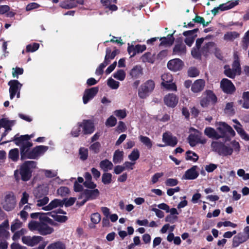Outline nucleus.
<instances>
[{
  "mask_svg": "<svg viewBox=\"0 0 249 249\" xmlns=\"http://www.w3.org/2000/svg\"><path fill=\"white\" fill-rule=\"evenodd\" d=\"M36 162L34 161H25L20 168V171L16 170L14 172V176L17 181L20 179L19 175L22 180H29L32 176V172L33 169L36 167Z\"/></svg>",
  "mask_w": 249,
  "mask_h": 249,
  "instance_id": "1",
  "label": "nucleus"
},
{
  "mask_svg": "<svg viewBox=\"0 0 249 249\" xmlns=\"http://www.w3.org/2000/svg\"><path fill=\"white\" fill-rule=\"evenodd\" d=\"M28 228L31 231H36L41 235L50 234L53 231V228L44 222L31 221L28 224Z\"/></svg>",
  "mask_w": 249,
  "mask_h": 249,
  "instance_id": "2",
  "label": "nucleus"
},
{
  "mask_svg": "<svg viewBox=\"0 0 249 249\" xmlns=\"http://www.w3.org/2000/svg\"><path fill=\"white\" fill-rule=\"evenodd\" d=\"M155 88V83L152 79H149L143 83L138 91V95L142 99H146L153 92Z\"/></svg>",
  "mask_w": 249,
  "mask_h": 249,
  "instance_id": "3",
  "label": "nucleus"
},
{
  "mask_svg": "<svg viewBox=\"0 0 249 249\" xmlns=\"http://www.w3.org/2000/svg\"><path fill=\"white\" fill-rule=\"evenodd\" d=\"M219 139L225 138L226 141H229L231 138L235 135V132L232 127L225 122H220L217 127Z\"/></svg>",
  "mask_w": 249,
  "mask_h": 249,
  "instance_id": "4",
  "label": "nucleus"
},
{
  "mask_svg": "<svg viewBox=\"0 0 249 249\" xmlns=\"http://www.w3.org/2000/svg\"><path fill=\"white\" fill-rule=\"evenodd\" d=\"M203 97L200 101V104L203 107H207L210 103L214 105L217 102V98L213 91L208 89L203 93Z\"/></svg>",
  "mask_w": 249,
  "mask_h": 249,
  "instance_id": "5",
  "label": "nucleus"
},
{
  "mask_svg": "<svg viewBox=\"0 0 249 249\" xmlns=\"http://www.w3.org/2000/svg\"><path fill=\"white\" fill-rule=\"evenodd\" d=\"M16 204V197L11 192L6 194L1 201V205L3 209L6 211H11L13 210Z\"/></svg>",
  "mask_w": 249,
  "mask_h": 249,
  "instance_id": "6",
  "label": "nucleus"
},
{
  "mask_svg": "<svg viewBox=\"0 0 249 249\" xmlns=\"http://www.w3.org/2000/svg\"><path fill=\"white\" fill-rule=\"evenodd\" d=\"M188 139L191 146H195L198 143L204 144L207 142V139L203 136L202 133L196 129H194V132L189 135Z\"/></svg>",
  "mask_w": 249,
  "mask_h": 249,
  "instance_id": "7",
  "label": "nucleus"
},
{
  "mask_svg": "<svg viewBox=\"0 0 249 249\" xmlns=\"http://www.w3.org/2000/svg\"><path fill=\"white\" fill-rule=\"evenodd\" d=\"M211 146L213 150L219 155H231L233 152V149L230 146H226L222 142H213L211 144Z\"/></svg>",
  "mask_w": 249,
  "mask_h": 249,
  "instance_id": "8",
  "label": "nucleus"
},
{
  "mask_svg": "<svg viewBox=\"0 0 249 249\" xmlns=\"http://www.w3.org/2000/svg\"><path fill=\"white\" fill-rule=\"evenodd\" d=\"M162 82L161 85L165 89L169 90L177 91V87L175 83L173 82V77L171 74L165 73L163 74L161 76Z\"/></svg>",
  "mask_w": 249,
  "mask_h": 249,
  "instance_id": "9",
  "label": "nucleus"
},
{
  "mask_svg": "<svg viewBox=\"0 0 249 249\" xmlns=\"http://www.w3.org/2000/svg\"><path fill=\"white\" fill-rule=\"evenodd\" d=\"M99 195V191L97 189L93 190L86 189L81 194L78 199H82L81 205H84L87 201L97 198Z\"/></svg>",
  "mask_w": 249,
  "mask_h": 249,
  "instance_id": "10",
  "label": "nucleus"
},
{
  "mask_svg": "<svg viewBox=\"0 0 249 249\" xmlns=\"http://www.w3.org/2000/svg\"><path fill=\"white\" fill-rule=\"evenodd\" d=\"M79 126L82 127V134L83 135H90L95 130L94 121L90 119H84L80 122Z\"/></svg>",
  "mask_w": 249,
  "mask_h": 249,
  "instance_id": "11",
  "label": "nucleus"
},
{
  "mask_svg": "<svg viewBox=\"0 0 249 249\" xmlns=\"http://www.w3.org/2000/svg\"><path fill=\"white\" fill-rule=\"evenodd\" d=\"M220 88L225 93L227 94H232L236 90L234 84L231 80L227 78H223L221 80Z\"/></svg>",
  "mask_w": 249,
  "mask_h": 249,
  "instance_id": "12",
  "label": "nucleus"
},
{
  "mask_svg": "<svg viewBox=\"0 0 249 249\" xmlns=\"http://www.w3.org/2000/svg\"><path fill=\"white\" fill-rule=\"evenodd\" d=\"M9 86V93L10 99H13L16 93L20 90L22 85L17 80H11L8 83Z\"/></svg>",
  "mask_w": 249,
  "mask_h": 249,
  "instance_id": "13",
  "label": "nucleus"
},
{
  "mask_svg": "<svg viewBox=\"0 0 249 249\" xmlns=\"http://www.w3.org/2000/svg\"><path fill=\"white\" fill-rule=\"evenodd\" d=\"M99 90L98 87L87 89L85 90L83 96V101L84 104H87L97 94Z\"/></svg>",
  "mask_w": 249,
  "mask_h": 249,
  "instance_id": "14",
  "label": "nucleus"
},
{
  "mask_svg": "<svg viewBox=\"0 0 249 249\" xmlns=\"http://www.w3.org/2000/svg\"><path fill=\"white\" fill-rule=\"evenodd\" d=\"M177 44L173 49V54L181 55L185 54L186 53V47L183 43L181 38H178L176 39Z\"/></svg>",
  "mask_w": 249,
  "mask_h": 249,
  "instance_id": "15",
  "label": "nucleus"
},
{
  "mask_svg": "<svg viewBox=\"0 0 249 249\" xmlns=\"http://www.w3.org/2000/svg\"><path fill=\"white\" fill-rule=\"evenodd\" d=\"M184 66L183 61L179 58H175L170 60L167 63L168 68L174 71L181 70Z\"/></svg>",
  "mask_w": 249,
  "mask_h": 249,
  "instance_id": "16",
  "label": "nucleus"
},
{
  "mask_svg": "<svg viewBox=\"0 0 249 249\" xmlns=\"http://www.w3.org/2000/svg\"><path fill=\"white\" fill-rule=\"evenodd\" d=\"M43 238L40 236H23L22 237V241L24 244L29 246L33 247L38 244Z\"/></svg>",
  "mask_w": 249,
  "mask_h": 249,
  "instance_id": "17",
  "label": "nucleus"
},
{
  "mask_svg": "<svg viewBox=\"0 0 249 249\" xmlns=\"http://www.w3.org/2000/svg\"><path fill=\"white\" fill-rule=\"evenodd\" d=\"M40 191H43L42 187H38L34 192L36 198L37 199L36 205L38 207L44 206L47 204L49 201L48 197L46 196L43 197L39 194V193Z\"/></svg>",
  "mask_w": 249,
  "mask_h": 249,
  "instance_id": "18",
  "label": "nucleus"
},
{
  "mask_svg": "<svg viewBox=\"0 0 249 249\" xmlns=\"http://www.w3.org/2000/svg\"><path fill=\"white\" fill-rule=\"evenodd\" d=\"M162 141L166 145L174 147L178 143L177 138L169 132H165L162 135Z\"/></svg>",
  "mask_w": 249,
  "mask_h": 249,
  "instance_id": "19",
  "label": "nucleus"
},
{
  "mask_svg": "<svg viewBox=\"0 0 249 249\" xmlns=\"http://www.w3.org/2000/svg\"><path fill=\"white\" fill-rule=\"evenodd\" d=\"M178 98L174 93H169L165 96L164 102L165 104L170 107H174L178 104Z\"/></svg>",
  "mask_w": 249,
  "mask_h": 249,
  "instance_id": "20",
  "label": "nucleus"
},
{
  "mask_svg": "<svg viewBox=\"0 0 249 249\" xmlns=\"http://www.w3.org/2000/svg\"><path fill=\"white\" fill-rule=\"evenodd\" d=\"M197 169V166H193L190 169L185 171L182 176V178L187 180H193L196 178L199 175V173L196 170Z\"/></svg>",
  "mask_w": 249,
  "mask_h": 249,
  "instance_id": "21",
  "label": "nucleus"
},
{
  "mask_svg": "<svg viewBox=\"0 0 249 249\" xmlns=\"http://www.w3.org/2000/svg\"><path fill=\"white\" fill-rule=\"evenodd\" d=\"M49 147L48 146H36L33 148L28 156H40L43 155L49 149Z\"/></svg>",
  "mask_w": 249,
  "mask_h": 249,
  "instance_id": "22",
  "label": "nucleus"
},
{
  "mask_svg": "<svg viewBox=\"0 0 249 249\" xmlns=\"http://www.w3.org/2000/svg\"><path fill=\"white\" fill-rule=\"evenodd\" d=\"M143 73V69L140 65L134 66L129 72L130 76L134 79L140 78Z\"/></svg>",
  "mask_w": 249,
  "mask_h": 249,
  "instance_id": "23",
  "label": "nucleus"
},
{
  "mask_svg": "<svg viewBox=\"0 0 249 249\" xmlns=\"http://www.w3.org/2000/svg\"><path fill=\"white\" fill-rule=\"evenodd\" d=\"M64 205V201L59 199H54L48 205L43 207L42 210L44 211H50L58 207H62Z\"/></svg>",
  "mask_w": 249,
  "mask_h": 249,
  "instance_id": "24",
  "label": "nucleus"
},
{
  "mask_svg": "<svg viewBox=\"0 0 249 249\" xmlns=\"http://www.w3.org/2000/svg\"><path fill=\"white\" fill-rule=\"evenodd\" d=\"M205 85V82L203 79L196 80L191 86V90L194 93L202 91Z\"/></svg>",
  "mask_w": 249,
  "mask_h": 249,
  "instance_id": "25",
  "label": "nucleus"
},
{
  "mask_svg": "<svg viewBox=\"0 0 249 249\" xmlns=\"http://www.w3.org/2000/svg\"><path fill=\"white\" fill-rule=\"evenodd\" d=\"M119 53V51L117 49H115L112 52L110 48H107L104 61L106 63H107V64H109L110 63V60L113 59L116 55Z\"/></svg>",
  "mask_w": 249,
  "mask_h": 249,
  "instance_id": "26",
  "label": "nucleus"
},
{
  "mask_svg": "<svg viewBox=\"0 0 249 249\" xmlns=\"http://www.w3.org/2000/svg\"><path fill=\"white\" fill-rule=\"evenodd\" d=\"M247 241L246 238L244 236V233L240 232L234 236L232 239V246L237 247L241 244Z\"/></svg>",
  "mask_w": 249,
  "mask_h": 249,
  "instance_id": "27",
  "label": "nucleus"
},
{
  "mask_svg": "<svg viewBox=\"0 0 249 249\" xmlns=\"http://www.w3.org/2000/svg\"><path fill=\"white\" fill-rule=\"evenodd\" d=\"M176 31L174 32V33L172 34H169L167 35V37H162L160 38V40L161 41L159 45V46H171L174 43L175 41V38L173 36V35L175 33Z\"/></svg>",
  "mask_w": 249,
  "mask_h": 249,
  "instance_id": "28",
  "label": "nucleus"
},
{
  "mask_svg": "<svg viewBox=\"0 0 249 249\" xmlns=\"http://www.w3.org/2000/svg\"><path fill=\"white\" fill-rule=\"evenodd\" d=\"M18 134H17L14 137L13 141H14L15 143L17 145L20 146L25 142H29L28 141L30 139L31 137L28 135H21L19 137L18 136Z\"/></svg>",
  "mask_w": 249,
  "mask_h": 249,
  "instance_id": "29",
  "label": "nucleus"
},
{
  "mask_svg": "<svg viewBox=\"0 0 249 249\" xmlns=\"http://www.w3.org/2000/svg\"><path fill=\"white\" fill-rule=\"evenodd\" d=\"M33 143L30 142H25L24 144L20 145V156H28L31 150L30 148Z\"/></svg>",
  "mask_w": 249,
  "mask_h": 249,
  "instance_id": "30",
  "label": "nucleus"
},
{
  "mask_svg": "<svg viewBox=\"0 0 249 249\" xmlns=\"http://www.w3.org/2000/svg\"><path fill=\"white\" fill-rule=\"evenodd\" d=\"M99 167L104 172H107L112 169L113 165L111 161L107 160H105L100 162Z\"/></svg>",
  "mask_w": 249,
  "mask_h": 249,
  "instance_id": "31",
  "label": "nucleus"
},
{
  "mask_svg": "<svg viewBox=\"0 0 249 249\" xmlns=\"http://www.w3.org/2000/svg\"><path fill=\"white\" fill-rule=\"evenodd\" d=\"M204 134L210 138L219 139L218 133L212 127H206L204 130Z\"/></svg>",
  "mask_w": 249,
  "mask_h": 249,
  "instance_id": "32",
  "label": "nucleus"
},
{
  "mask_svg": "<svg viewBox=\"0 0 249 249\" xmlns=\"http://www.w3.org/2000/svg\"><path fill=\"white\" fill-rule=\"evenodd\" d=\"M53 212H48L46 213H41L39 215V220L38 222H47L51 223L52 222V220L50 218L53 215Z\"/></svg>",
  "mask_w": 249,
  "mask_h": 249,
  "instance_id": "33",
  "label": "nucleus"
},
{
  "mask_svg": "<svg viewBox=\"0 0 249 249\" xmlns=\"http://www.w3.org/2000/svg\"><path fill=\"white\" fill-rule=\"evenodd\" d=\"M238 4V2L237 1L231 2L229 4L223 3L219 5L218 8H219V10L220 11H224L232 8L233 7L237 5Z\"/></svg>",
  "mask_w": 249,
  "mask_h": 249,
  "instance_id": "34",
  "label": "nucleus"
},
{
  "mask_svg": "<svg viewBox=\"0 0 249 249\" xmlns=\"http://www.w3.org/2000/svg\"><path fill=\"white\" fill-rule=\"evenodd\" d=\"M239 34L236 32H229L225 34L224 39L225 40L232 41L239 36Z\"/></svg>",
  "mask_w": 249,
  "mask_h": 249,
  "instance_id": "35",
  "label": "nucleus"
},
{
  "mask_svg": "<svg viewBox=\"0 0 249 249\" xmlns=\"http://www.w3.org/2000/svg\"><path fill=\"white\" fill-rule=\"evenodd\" d=\"M139 140L141 142L145 145L148 149L152 147V142L148 137L141 135L139 136Z\"/></svg>",
  "mask_w": 249,
  "mask_h": 249,
  "instance_id": "36",
  "label": "nucleus"
},
{
  "mask_svg": "<svg viewBox=\"0 0 249 249\" xmlns=\"http://www.w3.org/2000/svg\"><path fill=\"white\" fill-rule=\"evenodd\" d=\"M47 249H66V247L62 242L58 241L50 244Z\"/></svg>",
  "mask_w": 249,
  "mask_h": 249,
  "instance_id": "37",
  "label": "nucleus"
},
{
  "mask_svg": "<svg viewBox=\"0 0 249 249\" xmlns=\"http://www.w3.org/2000/svg\"><path fill=\"white\" fill-rule=\"evenodd\" d=\"M79 123H78L77 125L73 127L71 131V134L74 137H77L82 134V127L79 126Z\"/></svg>",
  "mask_w": 249,
  "mask_h": 249,
  "instance_id": "38",
  "label": "nucleus"
},
{
  "mask_svg": "<svg viewBox=\"0 0 249 249\" xmlns=\"http://www.w3.org/2000/svg\"><path fill=\"white\" fill-rule=\"evenodd\" d=\"M125 72L123 70H119L113 73V77L120 81L124 80L125 78Z\"/></svg>",
  "mask_w": 249,
  "mask_h": 249,
  "instance_id": "39",
  "label": "nucleus"
},
{
  "mask_svg": "<svg viewBox=\"0 0 249 249\" xmlns=\"http://www.w3.org/2000/svg\"><path fill=\"white\" fill-rule=\"evenodd\" d=\"M242 97L244 100L242 107L246 109L249 108V91L244 92Z\"/></svg>",
  "mask_w": 249,
  "mask_h": 249,
  "instance_id": "40",
  "label": "nucleus"
},
{
  "mask_svg": "<svg viewBox=\"0 0 249 249\" xmlns=\"http://www.w3.org/2000/svg\"><path fill=\"white\" fill-rule=\"evenodd\" d=\"M57 193L61 196H66L70 193V190L67 187H60L57 189Z\"/></svg>",
  "mask_w": 249,
  "mask_h": 249,
  "instance_id": "41",
  "label": "nucleus"
},
{
  "mask_svg": "<svg viewBox=\"0 0 249 249\" xmlns=\"http://www.w3.org/2000/svg\"><path fill=\"white\" fill-rule=\"evenodd\" d=\"M142 61L143 62H149L151 63H154L153 58L150 52L145 53L141 57Z\"/></svg>",
  "mask_w": 249,
  "mask_h": 249,
  "instance_id": "42",
  "label": "nucleus"
},
{
  "mask_svg": "<svg viewBox=\"0 0 249 249\" xmlns=\"http://www.w3.org/2000/svg\"><path fill=\"white\" fill-rule=\"evenodd\" d=\"M227 66H225V71H224V74L227 77L233 79L235 77L236 75L237 74V73L232 69H231L230 68H228V69H226Z\"/></svg>",
  "mask_w": 249,
  "mask_h": 249,
  "instance_id": "43",
  "label": "nucleus"
},
{
  "mask_svg": "<svg viewBox=\"0 0 249 249\" xmlns=\"http://www.w3.org/2000/svg\"><path fill=\"white\" fill-rule=\"evenodd\" d=\"M135 52L131 55V57H134L137 53H139L143 52L146 49V47L145 45L137 44L135 46Z\"/></svg>",
  "mask_w": 249,
  "mask_h": 249,
  "instance_id": "44",
  "label": "nucleus"
},
{
  "mask_svg": "<svg viewBox=\"0 0 249 249\" xmlns=\"http://www.w3.org/2000/svg\"><path fill=\"white\" fill-rule=\"evenodd\" d=\"M8 225L6 224L0 225V237L5 238L8 236V232L7 231Z\"/></svg>",
  "mask_w": 249,
  "mask_h": 249,
  "instance_id": "45",
  "label": "nucleus"
},
{
  "mask_svg": "<svg viewBox=\"0 0 249 249\" xmlns=\"http://www.w3.org/2000/svg\"><path fill=\"white\" fill-rule=\"evenodd\" d=\"M112 175L110 173H104L102 177V181L104 184H109L111 182Z\"/></svg>",
  "mask_w": 249,
  "mask_h": 249,
  "instance_id": "46",
  "label": "nucleus"
},
{
  "mask_svg": "<svg viewBox=\"0 0 249 249\" xmlns=\"http://www.w3.org/2000/svg\"><path fill=\"white\" fill-rule=\"evenodd\" d=\"M233 104L232 102L228 103L225 108V112L230 115H232L235 112L233 108Z\"/></svg>",
  "mask_w": 249,
  "mask_h": 249,
  "instance_id": "47",
  "label": "nucleus"
},
{
  "mask_svg": "<svg viewBox=\"0 0 249 249\" xmlns=\"http://www.w3.org/2000/svg\"><path fill=\"white\" fill-rule=\"evenodd\" d=\"M107 85L112 89H116L119 88V82L114 80L112 78H109L107 80Z\"/></svg>",
  "mask_w": 249,
  "mask_h": 249,
  "instance_id": "48",
  "label": "nucleus"
},
{
  "mask_svg": "<svg viewBox=\"0 0 249 249\" xmlns=\"http://www.w3.org/2000/svg\"><path fill=\"white\" fill-rule=\"evenodd\" d=\"M23 71V69L22 68H19L18 67H16V68H13L12 76L14 78L16 77L17 78H18V75L22 74Z\"/></svg>",
  "mask_w": 249,
  "mask_h": 249,
  "instance_id": "49",
  "label": "nucleus"
},
{
  "mask_svg": "<svg viewBox=\"0 0 249 249\" xmlns=\"http://www.w3.org/2000/svg\"><path fill=\"white\" fill-rule=\"evenodd\" d=\"M101 144L99 142H95L89 147V150L94 154H97L100 151Z\"/></svg>",
  "mask_w": 249,
  "mask_h": 249,
  "instance_id": "50",
  "label": "nucleus"
},
{
  "mask_svg": "<svg viewBox=\"0 0 249 249\" xmlns=\"http://www.w3.org/2000/svg\"><path fill=\"white\" fill-rule=\"evenodd\" d=\"M105 124L107 126L113 127L117 124V119L114 116H110L107 118Z\"/></svg>",
  "mask_w": 249,
  "mask_h": 249,
  "instance_id": "51",
  "label": "nucleus"
},
{
  "mask_svg": "<svg viewBox=\"0 0 249 249\" xmlns=\"http://www.w3.org/2000/svg\"><path fill=\"white\" fill-rule=\"evenodd\" d=\"M199 74V70L196 67H191L188 71V75L190 77H195Z\"/></svg>",
  "mask_w": 249,
  "mask_h": 249,
  "instance_id": "52",
  "label": "nucleus"
},
{
  "mask_svg": "<svg viewBox=\"0 0 249 249\" xmlns=\"http://www.w3.org/2000/svg\"><path fill=\"white\" fill-rule=\"evenodd\" d=\"M39 47V44L37 43L30 44L26 46L27 52H34L37 50Z\"/></svg>",
  "mask_w": 249,
  "mask_h": 249,
  "instance_id": "53",
  "label": "nucleus"
},
{
  "mask_svg": "<svg viewBox=\"0 0 249 249\" xmlns=\"http://www.w3.org/2000/svg\"><path fill=\"white\" fill-rule=\"evenodd\" d=\"M114 114L120 119H123L126 116L125 109H117L114 111Z\"/></svg>",
  "mask_w": 249,
  "mask_h": 249,
  "instance_id": "54",
  "label": "nucleus"
},
{
  "mask_svg": "<svg viewBox=\"0 0 249 249\" xmlns=\"http://www.w3.org/2000/svg\"><path fill=\"white\" fill-rule=\"evenodd\" d=\"M22 225V223L18 219H15L11 226V230L14 232L17 230L19 229Z\"/></svg>",
  "mask_w": 249,
  "mask_h": 249,
  "instance_id": "55",
  "label": "nucleus"
},
{
  "mask_svg": "<svg viewBox=\"0 0 249 249\" xmlns=\"http://www.w3.org/2000/svg\"><path fill=\"white\" fill-rule=\"evenodd\" d=\"M107 63L105 62L104 61L103 63L100 64L99 66L96 69L95 74L97 75H101L104 73V69L107 65Z\"/></svg>",
  "mask_w": 249,
  "mask_h": 249,
  "instance_id": "56",
  "label": "nucleus"
},
{
  "mask_svg": "<svg viewBox=\"0 0 249 249\" xmlns=\"http://www.w3.org/2000/svg\"><path fill=\"white\" fill-rule=\"evenodd\" d=\"M191 54L195 58L198 59H201V53L200 49L193 48L191 51Z\"/></svg>",
  "mask_w": 249,
  "mask_h": 249,
  "instance_id": "57",
  "label": "nucleus"
},
{
  "mask_svg": "<svg viewBox=\"0 0 249 249\" xmlns=\"http://www.w3.org/2000/svg\"><path fill=\"white\" fill-rule=\"evenodd\" d=\"M52 217L55 220L59 222H65L68 219L66 216L57 215L53 212Z\"/></svg>",
  "mask_w": 249,
  "mask_h": 249,
  "instance_id": "58",
  "label": "nucleus"
},
{
  "mask_svg": "<svg viewBox=\"0 0 249 249\" xmlns=\"http://www.w3.org/2000/svg\"><path fill=\"white\" fill-rule=\"evenodd\" d=\"M232 69L237 73V75L241 74V68L240 62L233 61L232 64Z\"/></svg>",
  "mask_w": 249,
  "mask_h": 249,
  "instance_id": "59",
  "label": "nucleus"
},
{
  "mask_svg": "<svg viewBox=\"0 0 249 249\" xmlns=\"http://www.w3.org/2000/svg\"><path fill=\"white\" fill-rule=\"evenodd\" d=\"M29 195L26 192L22 193V196L19 203L20 207L28 203Z\"/></svg>",
  "mask_w": 249,
  "mask_h": 249,
  "instance_id": "60",
  "label": "nucleus"
},
{
  "mask_svg": "<svg viewBox=\"0 0 249 249\" xmlns=\"http://www.w3.org/2000/svg\"><path fill=\"white\" fill-rule=\"evenodd\" d=\"M43 172L47 178L55 177L57 175V171L55 170H43Z\"/></svg>",
  "mask_w": 249,
  "mask_h": 249,
  "instance_id": "61",
  "label": "nucleus"
},
{
  "mask_svg": "<svg viewBox=\"0 0 249 249\" xmlns=\"http://www.w3.org/2000/svg\"><path fill=\"white\" fill-rule=\"evenodd\" d=\"M12 123H14V121H10L7 120L6 118H2L0 119V127H6L8 126L9 124H11Z\"/></svg>",
  "mask_w": 249,
  "mask_h": 249,
  "instance_id": "62",
  "label": "nucleus"
},
{
  "mask_svg": "<svg viewBox=\"0 0 249 249\" xmlns=\"http://www.w3.org/2000/svg\"><path fill=\"white\" fill-rule=\"evenodd\" d=\"M90 219L92 222L97 224L101 220V215L98 213H94L91 214Z\"/></svg>",
  "mask_w": 249,
  "mask_h": 249,
  "instance_id": "63",
  "label": "nucleus"
},
{
  "mask_svg": "<svg viewBox=\"0 0 249 249\" xmlns=\"http://www.w3.org/2000/svg\"><path fill=\"white\" fill-rule=\"evenodd\" d=\"M40 7V5L36 2H32L29 3L26 6V10L27 11H30L32 10L37 9Z\"/></svg>",
  "mask_w": 249,
  "mask_h": 249,
  "instance_id": "64",
  "label": "nucleus"
}]
</instances>
